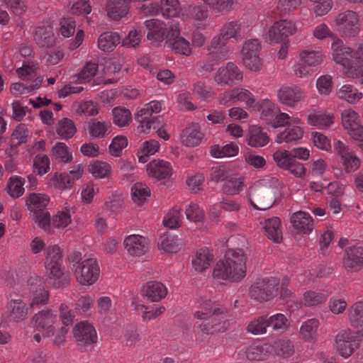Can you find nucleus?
Listing matches in <instances>:
<instances>
[{"mask_svg":"<svg viewBox=\"0 0 363 363\" xmlns=\"http://www.w3.org/2000/svg\"><path fill=\"white\" fill-rule=\"evenodd\" d=\"M281 183L276 177H264L255 182L248 189L249 204L255 210L266 211L274 203Z\"/></svg>","mask_w":363,"mask_h":363,"instance_id":"nucleus-1","label":"nucleus"},{"mask_svg":"<svg viewBox=\"0 0 363 363\" xmlns=\"http://www.w3.org/2000/svg\"><path fill=\"white\" fill-rule=\"evenodd\" d=\"M45 277L49 284L60 288L69 283V275L62 267V252L57 245H49L45 251Z\"/></svg>","mask_w":363,"mask_h":363,"instance_id":"nucleus-2","label":"nucleus"},{"mask_svg":"<svg viewBox=\"0 0 363 363\" xmlns=\"http://www.w3.org/2000/svg\"><path fill=\"white\" fill-rule=\"evenodd\" d=\"M199 310L194 313V316L199 320H208L207 323H203L199 325L201 332L206 334L213 333L224 330L226 328L225 314L219 315L218 309L214 304L203 298L198 301Z\"/></svg>","mask_w":363,"mask_h":363,"instance_id":"nucleus-3","label":"nucleus"},{"mask_svg":"<svg viewBox=\"0 0 363 363\" xmlns=\"http://www.w3.org/2000/svg\"><path fill=\"white\" fill-rule=\"evenodd\" d=\"M84 172L82 164L74 165L69 172H55L47 177L46 186L48 189L60 191H69L75 183L82 177Z\"/></svg>","mask_w":363,"mask_h":363,"instance_id":"nucleus-4","label":"nucleus"},{"mask_svg":"<svg viewBox=\"0 0 363 363\" xmlns=\"http://www.w3.org/2000/svg\"><path fill=\"white\" fill-rule=\"evenodd\" d=\"M166 43L176 54L189 56L192 53V45L189 40L181 35L180 25L176 21L168 23Z\"/></svg>","mask_w":363,"mask_h":363,"instance_id":"nucleus-5","label":"nucleus"},{"mask_svg":"<svg viewBox=\"0 0 363 363\" xmlns=\"http://www.w3.org/2000/svg\"><path fill=\"white\" fill-rule=\"evenodd\" d=\"M335 154L339 158V162L346 174L356 172L361 166V159L356 153L341 140H336L333 143Z\"/></svg>","mask_w":363,"mask_h":363,"instance_id":"nucleus-6","label":"nucleus"},{"mask_svg":"<svg viewBox=\"0 0 363 363\" xmlns=\"http://www.w3.org/2000/svg\"><path fill=\"white\" fill-rule=\"evenodd\" d=\"M273 160L276 165L281 169L288 171L297 178H303L306 173V169L303 164L293 158L291 152L279 149L273 154Z\"/></svg>","mask_w":363,"mask_h":363,"instance_id":"nucleus-7","label":"nucleus"},{"mask_svg":"<svg viewBox=\"0 0 363 363\" xmlns=\"http://www.w3.org/2000/svg\"><path fill=\"white\" fill-rule=\"evenodd\" d=\"M99 273L100 269L96 260L89 258L77 264L74 275L82 286H91L98 280Z\"/></svg>","mask_w":363,"mask_h":363,"instance_id":"nucleus-8","label":"nucleus"},{"mask_svg":"<svg viewBox=\"0 0 363 363\" xmlns=\"http://www.w3.org/2000/svg\"><path fill=\"white\" fill-rule=\"evenodd\" d=\"M243 79L242 70L233 62H229L218 68L213 74V80L221 86H233Z\"/></svg>","mask_w":363,"mask_h":363,"instance_id":"nucleus-9","label":"nucleus"},{"mask_svg":"<svg viewBox=\"0 0 363 363\" xmlns=\"http://www.w3.org/2000/svg\"><path fill=\"white\" fill-rule=\"evenodd\" d=\"M279 283L275 277L263 279L250 287V294L257 301L270 300L277 295Z\"/></svg>","mask_w":363,"mask_h":363,"instance_id":"nucleus-10","label":"nucleus"},{"mask_svg":"<svg viewBox=\"0 0 363 363\" xmlns=\"http://www.w3.org/2000/svg\"><path fill=\"white\" fill-rule=\"evenodd\" d=\"M342 124L351 138L355 142L363 140V125L359 114L352 108L344 110L341 113Z\"/></svg>","mask_w":363,"mask_h":363,"instance_id":"nucleus-11","label":"nucleus"},{"mask_svg":"<svg viewBox=\"0 0 363 363\" xmlns=\"http://www.w3.org/2000/svg\"><path fill=\"white\" fill-rule=\"evenodd\" d=\"M225 258L226 263L233 262L228 269L232 274L230 281H238L244 278L246 273V258L243 251L240 249L229 250Z\"/></svg>","mask_w":363,"mask_h":363,"instance_id":"nucleus-12","label":"nucleus"},{"mask_svg":"<svg viewBox=\"0 0 363 363\" xmlns=\"http://www.w3.org/2000/svg\"><path fill=\"white\" fill-rule=\"evenodd\" d=\"M34 326L46 337L55 334V324L57 322V315L52 310H43L36 313L33 318Z\"/></svg>","mask_w":363,"mask_h":363,"instance_id":"nucleus-13","label":"nucleus"},{"mask_svg":"<svg viewBox=\"0 0 363 363\" xmlns=\"http://www.w3.org/2000/svg\"><path fill=\"white\" fill-rule=\"evenodd\" d=\"M360 336L350 330H342L336 335L335 347L342 357L347 358L352 354Z\"/></svg>","mask_w":363,"mask_h":363,"instance_id":"nucleus-14","label":"nucleus"},{"mask_svg":"<svg viewBox=\"0 0 363 363\" xmlns=\"http://www.w3.org/2000/svg\"><path fill=\"white\" fill-rule=\"evenodd\" d=\"M296 27L294 23L288 20L276 21L268 30L269 40L274 43L285 41L289 36L295 34Z\"/></svg>","mask_w":363,"mask_h":363,"instance_id":"nucleus-15","label":"nucleus"},{"mask_svg":"<svg viewBox=\"0 0 363 363\" xmlns=\"http://www.w3.org/2000/svg\"><path fill=\"white\" fill-rule=\"evenodd\" d=\"M358 22V16L352 11H346L340 13L335 20V26L339 27L342 33L347 37L358 34L359 31Z\"/></svg>","mask_w":363,"mask_h":363,"instance_id":"nucleus-16","label":"nucleus"},{"mask_svg":"<svg viewBox=\"0 0 363 363\" xmlns=\"http://www.w3.org/2000/svg\"><path fill=\"white\" fill-rule=\"evenodd\" d=\"M333 60L345 67H350L354 63V49L344 46L342 40L335 39L331 44Z\"/></svg>","mask_w":363,"mask_h":363,"instance_id":"nucleus-17","label":"nucleus"},{"mask_svg":"<svg viewBox=\"0 0 363 363\" xmlns=\"http://www.w3.org/2000/svg\"><path fill=\"white\" fill-rule=\"evenodd\" d=\"M28 286L31 292L29 301L30 307H35L47 303L49 298L48 291L45 289L39 277H30L28 281Z\"/></svg>","mask_w":363,"mask_h":363,"instance_id":"nucleus-18","label":"nucleus"},{"mask_svg":"<svg viewBox=\"0 0 363 363\" xmlns=\"http://www.w3.org/2000/svg\"><path fill=\"white\" fill-rule=\"evenodd\" d=\"M290 220L293 231L296 235H309L313 230V218L307 212L296 211L291 215Z\"/></svg>","mask_w":363,"mask_h":363,"instance_id":"nucleus-19","label":"nucleus"},{"mask_svg":"<svg viewBox=\"0 0 363 363\" xmlns=\"http://www.w3.org/2000/svg\"><path fill=\"white\" fill-rule=\"evenodd\" d=\"M207 50L218 60H227L233 53V49L227 45L226 38L221 33L212 38Z\"/></svg>","mask_w":363,"mask_h":363,"instance_id":"nucleus-20","label":"nucleus"},{"mask_svg":"<svg viewBox=\"0 0 363 363\" xmlns=\"http://www.w3.org/2000/svg\"><path fill=\"white\" fill-rule=\"evenodd\" d=\"M305 93L298 86H282L277 91L278 101L289 107L296 106L303 98Z\"/></svg>","mask_w":363,"mask_h":363,"instance_id":"nucleus-21","label":"nucleus"},{"mask_svg":"<svg viewBox=\"0 0 363 363\" xmlns=\"http://www.w3.org/2000/svg\"><path fill=\"white\" fill-rule=\"evenodd\" d=\"M269 352V346L264 344H252L241 347L238 352V359L240 361L264 359Z\"/></svg>","mask_w":363,"mask_h":363,"instance_id":"nucleus-22","label":"nucleus"},{"mask_svg":"<svg viewBox=\"0 0 363 363\" xmlns=\"http://www.w3.org/2000/svg\"><path fill=\"white\" fill-rule=\"evenodd\" d=\"M104 10L108 19L118 21L125 17L128 13L127 0H106Z\"/></svg>","mask_w":363,"mask_h":363,"instance_id":"nucleus-23","label":"nucleus"},{"mask_svg":"<svg viewBox=\"0 0 363 363\" xmlns=\"http://www.w3.org/2000/svg\"><path fill=\"white\" fill-rule=\"evenodd\" d=\"M123 243L128 253L135 257L143 255L149 248L147 238L136 234L127 236Z\"/></svg>","mask_w":363,"mask_h":363,"instance_id":"nucleus-24","label":"nucleus"},{"mask_svg":"<svg viewBox=\"0 0 363 363\" xmlns=\"http://www.w3.org/2000/svg\"><path fill=\"white\" fill-rule=\"evenodd\" d=\"M33 39L40 47L52 46L55 43V34L52 24L46 22L34 28Z\"/></svg>","mask_w":363,"mask_h":363,"instance_id":"nucleus-25","label":"nucleus"},{"mask_svg":"<svg viewBox=\"0 0 363 363\" xmlns=\"http://www.w3.org/2000/svg\"><path fill=\"white\" fill-rule=\"evenodd\" d=\"M147 30V38L153 42L160 43L164 39L167 40L168 33V25L166 26L163 21L159 19H150L144 22Z\"/></svg>","mask_w":363,"mask_h":363,"instance_id":"nucleus-26","label":"nucleus"},{"mask_svg":"<svg viewBox=\"0 0 363 363\" xmlns=\"http://www.w3.org/2000/svg\"><path fill=\"white\" fill-rule=\"evenodd\" d=\"M74 338L86 344H91L97 341V333L95 328L86 321L80 322L74 325L72 330Z\"/></svg>","mask_w":363,"mask_h":363,"instance_id":"nucleus-27","label":"nucleus"},{"mask_svg":"<svg viewBox=\"0 0 363 363\" xmlns=\"http://www.w3.org/2000/svg\"><path fill=\"white\" fill-rule=\"evenodd\" d=\"M343 264L346 269L357 272L363 268V247H350L343 258Z\"/></svg>","mask_w":363,"mask_h":363,"instance_id":"nucleus-28","label":"nucleus"},{"mask_svg":"<svg viewBox=\"0 0 363 363\" xmlns=\"http://www.w3.org/2000/svg\"><path fill=\"white\" fill-rule=\"evenodd\" d=\"M269 142V136L261 126L249 125L246 135V143L249 146L254 148L262 147Z\"/></svg>","mask_w":363,"mask_h":363,"instance_id":"nucleus-29","label":"nucleus"},{"mask_svg":"<svg viewBox=\"0 0 363 363\" xmlns=\"http://www.w3.org/2000/svg\"><path fill=\"white\" fill-rule=\"evenodd\" d=\"M203 137L199 124L191 123L182 130L180 140L182 144L186 147H196L201 143Z\"/></svg>","mask_w":363,"mask_h":363,"instance_id":"nucleus-30","label":"nucleus"},{"mask_svg":"<svg viewBox=\"0 0 363 363\" xmlns=\"http://www.w3.org/2000/svg\"><path fill=\"white\" fill-rule=\"evenodd\" d=\"M147 173L157 179L169 177L172 173L171 164L164 160H153L147 164Z\"/></svg>","mask_w":363,"mask_h":363,"instance_id":"nucleus-31","label":"nucleus"},{"mask_svg":"<svg viewBox=\"0 0 363 363\" xmlns=\"http://www.w3.org/2000/svg\"><path fill=\"white\" fill-rule=\"evenodd\" d=\"M48 195L43 193H31L26 197V205L33 214L46 211L45 208L50 203Z\"/></svg>","mask_w":363,"mask_h":363,"instance_id":"nucleus-32","label":"nucleus"},{"mask_svg":"<svg viewBox=\"0 0 363 363\" xmlns=\"http://www.w3.org/2000/svg\"><path fill=\"white\" fill-rule=\"evenodd\" d=\"M303 133V129L301 125H289L278 133L275 142L279 144L296 143L302 139Z\"/></svg>","mask_w":363,"mask_h":363,"instance_id":"nucleus-33","label":"nucleus"},{"mask_svg":"<svg viewBox=\"0 0 363 363\" xmlns=\"http://www.w3.org/2000/svg\"><path fill=\"white\" fill-rule=\"evenodd\" d=\"M335 95L338 99L346 101L350 104H357L363 97L362 92L350 84H345L341 86L336 91Z\"/></svg>","mask_w":363,"mask_h":363,"instance_id":"nucleus-34","label":"nucleus"},{"mask_svg":"<svg viewBox=\"0 0 363 363\" xmlns=\"http://www.w3.org/2000/svg\"><path fill=\"white\" fill-rule=\"evenodd\" d=\"M213 259V253L206 247L198 250L192 258L193 268L197 272H203L208 269Z\"/></svg>","mask_w":363,"mask_h":363,"instance_id":"nucleus-35","label":"nucleus"},{"mask_svg":"<svg viewBox=\"0 0 363 363\" xmlns=\"http://www.w3.org/2000/svg\"><path fill=\"white\" fill-rule=\"evenodd\" d=\"M320 322L316 318L303 321L299 329V335L305 341L315 342L318 339V328Z\"/></svg>","mask_w":363,"mask_h":363,"instance_id":"nucleus-36","label":"nucleus"},{"mask_svg":"<svg viewBox=\"0 0 363 363\" xmlns=\"http://www.w3.org/2000/svg\"><path fill=\"white\" fill-rule=\"evenodd\" d=\"M167 294V287L159 281L147 282L144 289V295L152 302L164 298Z\"/></svg>","mask_w":363,"mask_h":363,"instance_id":"nucleus-37","label":"nucleus"},{"mask_svg":"<svg viewBox=\"0 0 363 363\" xmlns=\"http://www.w3.org/2000/svg\"><path fill=\"white\" fill-rule=\"evenodd\" d=\"M267 236L274 242H280L282 237L281 220L278 217L266 219L262 223Z\"/></svg>","mask_w":363,"mask_h":363,"instance_id":"nucleus-38","label":"nucleus"},{"mask_svg":"<svg viewBox=\"0 0 363 363\" xmlns=\"http://www.w3.org/2000/svg\"><path fill=\"white\" fill-rule=\"evenodd\" d=\"M160 148V145L159 142L155 139H150L143 142L137 152L139 162H147L149 157L159 152Z\"/></svg>","mask_w":363,"mask_h":363,"instance_id":"nucleus-39","label":"nucleus"},{"mask_svg":"<svg viewBox=\"0 0 363 363\" xmlns=\"http://www.w3.org/2000/svg\"><path fill=\"white\" fill-rule=\"evenodd\" d=\"M88 172L97 179L108 178L112 172V167L107 162L94 160L89 164Z\"/></svg>","mask_w":363,"mask_h":363,"instance_id":"nucleus-40","label":"nucleus"},{"mask_svg":"<svg viewBox=\"0 0 363 363\" xmlns=\"http://www.w3.org/2000/svg\"><path fill=\"white\" fill-rule=\"evenodd\" d=\"M111 124L106 121L91 119L87 123V131L92 138H102L109 134Z\"/></svg>","mask_w":363,"mask_h":363,"instance_id":"nucleus-41","label":"nucleus"},{"mask_svg":"<svg viewBox=\"0 0 363 363\" xmlns=\"http://www.w3.org/2000/svg\"><path fill=\"white\" fill-rule=\"evenodd\" d=\"M160 10L162 16L177 18L184 16L181 14L182 8L179 0H160Z\"/></svg>","mask_w":363,"mask_h":363,"instance_id":"nucleus-42","label":"nucleus"},{"mask_svg":"<svg viewBox=\"0 0 363 363\" xmlns=\"http://www.w3.org/2000/svg\"><path fill=\"white\" fill-rule=\"evenodd\" d=\"M157 245L164 252L173 253L179 250L180 242L177 235L164 234L160 237Z\"/></svg>","mask_w":363,"mask_h":363,"instance_id":"nucleus-43","label":"nucleus"},{"mask_svg":"<svg viewBox=\"0 0 363 363\" xmlns=\"http://www.w3.org/2000/svg\"><path fill=\"white\" fill-rule=\"evenodd\" d=\"M307 123L318 128H325L334 123V116L332 113H313L308 116Z\"/></svg>","mask_w":363,"mask_h":363,"instance_id":"nucleus-44","label":"nucleus"},{"mask_svg":"<svg viewBox=\"0 0 363 363\" xmlns=\"http://www.w3.org/2000/svg\"><path fill=\"white\" fill-rule=\"evenodd\" d=\"M239 152V147L236 144L229 143L223 146L215 145L210 149V155L215 158L231 157L236 156Z\"/></svg>","mask_w":363,"mask_h":363,"instance_id":"nucleus-45","label":"nucleus"},{"mask_svg":"<svg viewBox=\"0 0 363 363\" xmlns=\"http://www.w3.org/2000/svg\"><path fill=\"white\" fill-rule=\"evenodd\" d=\"M119 43L120 37L118 33L106 32L99 36L98 39V47L104 52H111Z\"/></svg>","mask_w":363,"mask_h":363,"instance_id":"nucleus-46","label":"nucleus"},{"mask_svg":"<svg viewBox=\"0 0 363 363\" xmlns=\"http://www.w3.org/2000/svg\"><path fill=\"white\" fill-rule=\"evenodd\" d=\"M350 320L353 328H361L356 333L358 335L363 336V302L358 301L355 303L351 310Z\"/></svg>","mask_w":363,"mask_h":363,"instance_id":"nucleus-47","label":"nucleus"},{"mask_svg":"<svg viewBox=\"0 0 363 363\" xmlns=\"http://www.w3.org/2000/svg\"><path fill=\"white\" fill-rule=\"evenodd\" d=\"M52 155L60 163H69L72 161V152L64 143H57L52 148Z\"/></svg>","mask_w":363,"mask_h":363,"instance_id":"nucleus-48","label":"nucleus"},{"mask_svg":"<svg viewBox=\"0 0 363 363\" xmlns=\"http://www.w3.org/2000/svg\"><path fill=\"white\" fill-rule=\"evenodd\" d=\"M235 104H244L249 110H255L257 105L255 104V97L254 94L249 90L241 88H235Z\"/></svg>","mask_w":363,"mask_h":363,"instance_id":"nucleus-49","label":"nucleus"},{"mask_svg":"<svg viewBox=\"0 0 363 363\" xmlns=\"http://www.w3.org/2000/svg\"><path fill=\"white\" fill-rule=\"evenodd\" d=\"M191 90L193 94L201 101H208L215 96L213 89L201 81L194 83Z\"/></svg>","mask_w":363,"mask_h":363,"instance_id":"nucleus-50","label":"nucleus"},{"mask_svg":"<svg viewBox=\"0 0 363 363\" xmlns=\"http://www.w3.org/2000/svg\"><path fill=\"white\" fill-rule=\"evenodd\" d=\"M56 132L61 138L67 140L75 134L77 128L71 119L65 118L57 123Z\"/></svg>","mask_w":363,"mask_h":363,"instance_id":"nucleus-51","label":"nucleus"},{"mask_svg":"<svg viewBox=\"0 0 363 363\" xmlns=\"http://www.w3.org/2000/svg\"><path fill=\"white\" fill-rule=\"evenodd\" d=\"M10 315L15 321H20L26 318L28 308L21 299L11 300L9 303Z\"/></svg>","mask_w":363,"mask_h":363,"instance_id":"nucleus-52","label":"nucleus"},{"mask_svg":"<svg viewBox=\"0 0 363 363\" xmlns=\"http://www.w3.org/2000/svg\"><path fill=\"white\" fill-rule=\"evenodd\" d=\"M113 121L118 127H124L131 122L132 114L129 109L124 107H115L112 110Z\"/></svg>","mask_w":363,"mask_h":363,"instance_id":"nucleus-53","label":"nucleus"},{"mask_svg":"<svg viewBox=\"0 0 363 363\" xmlns=\"http://www.w3.org/2000/svg\"><path fill=\"white\" fill-rule=\"evenodd\" d=\"M245 184V177L242 176H231L227 178L224 184V189L229 194H238L241 192Z\"/></svg>","mask_w":363,"mask_h":363,"instance_id":"nucleus-54","label":"nucleus"},{"mask_svg":"<svg viewBox=\"0 0 363 363\" xmlns=\"http://www.w3.org/2000/svg\"><path fill=\"white\" fill-rule=\"evenodd\" d=\"M25 179L18 176L11 177L7 183V193L13 198H18L24 193Z\"/></svg>","mask_w":363,"mask_h":363,"instance_id":"nucleus-55","label":"nucleus"},{"mask_svg":"<svg viewBox=\"0 0 363 363\" xmlns=\"http://www.w3.org/2000/svg\"><path fill=\"white\" fill-rule=\"evenodd\" d=\"M43 82L42 78H36L30 86H24L21 83H13L11 86V91L13 95L19 96L22 94H33L38 89Z\"/></svg>","mask_w":363,"mask_h":363,"instance_id":"nucleus-56","label":"nucleus"},{"mask_svg":"<svg viewBox=\"0 0 363 363\" xmlns=\"http://www.w3.org/2000/svg\"><path fill=\"white\" fill-rule=\"evenodd\" d=\"M185 215L188 220L197 223L204 219L205 211L198 203L191 202L185 207Z\"/></svg>","mask_w":363,"mask_h":363,"instance_id":"nucleus-57","label":"nucleus"},{"mask_svg":"<svg viewBox=\"0 0 363 363\" xmlns=\"http://www.w3.org/2000/svg\"><path fill=\"white\" fill-rule=\"evenodd\" d=\"M123 199L121 194H114L110 196L104 203V208L111 215L116 216L121 212Z\"/></svg>","mask_w":363,"mask_h":363,"instance_id":"nucleus-58","label":"nucleus"},{"mask_svg":"<svg viewBox=\"0 0 363 363\" xmlns=\"http://www.w3.org/2000/svg\"><path fill=\"white\" fill-rule=\"evenodd\" d=\"M258 106L261 110V119L269 125L274 118V111L277 108V105L269 99H266L262 100Z\"/></svg>","mask_w":363,"mask_h":363,"instance_id":"nucleus-59","label":"nucleus"},{"mask_svg":"<svg viewBox=\"0 0 363 363\" xmlns=\"http://www.w3.org/2000/svg\"><path fill=\"white\" fill-rule=\"evenodd\" d=\"M150 190L145 184L135 183L131 187L132 199L135 203H141L150 196Z\"/></svg>","mask_w":363,"mask_h":363,"instance_id":"nucleus-60","label":"nucleus"},{"mask_svg":"<svg viewBox=\"0 0 363 363\" xmlns=\"http://www.w3.org/2000/svg\"><path fill=\"white\" fill-rule=\"evenodd\" d=\"M72 208L65 207L62 210L59 211L52 218V225L58 228H65L72 222Z\"/></svg>","mask_w":363,"mask_h":363,"instance_id":"nucleus-61","label":"nucleus"},{"mask_svg":"<svg viewBox=\"0 0 363 363\" xmlns=\"http://www.w3.org/2000/svg\"><path fill=\"white\" fill-rule=\"evenodd\" d=\"M182 218L181 209L175 207L164 216L163 224L165 227L171 229L177 228L181 225Z\"/></svg>","mask_w":363,"mask_h":363,"instance_id":"nucleus-62","label":"nucleus"},{"mask_svg":"<svg viewBox=\"0 0 363 363\" xmlns=\"http://www.w3.org/2000/svg\"><path fill=\"white\" fill-rule=\"evenodd\" d=\"M298 55L311 68L320 65L324 60V55L320 51L304 50Z\"/></svg>","mask_w":363,"mask_h":363,"instance_id":"nucleus-63","label":"nucleus"},{"mask_svg":"<svg viewBox=\"0 0 363 363\" xmlns=\"http://www.w3.org/2000/svg\"><path fill=\"white\" fill-rule=\"evenodd\" d=\"M33 169L38 175L43 176L50 169V162L45 154H38L33 160Z\"/></svg>","mask_w":363,"mask_h":363,"instance_id":"nucleus-64","label":"nucleus"}]
</instances>
